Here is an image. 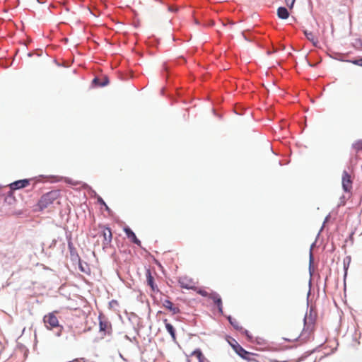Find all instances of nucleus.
<instances>
[{
	"label": "nucleus",
	"instance_id": "1",
	"mask_svg": "<svg viewBox=\"0 0 362 362\" xmlns=\"http://www.w3.org/2000/svg\"><path fill=\"white\" fill-rule=\"evenodd\" d=\"M315 317L311 313L309 315H305L304 317V328L301 331L300 327L296 329L294 327L288 328L286 332V340L293 341L300 339L303 342L309 340L315 329Z\"/></svg>",
	"mask_w": 362,
	"mask_h": 362
},
{
	"label": "nucleus",
	"instance_id": "2",
	"mask_svg": "<svg viewBox=\"0 0 362 362\" xmlns=\"http://www.w3.org/2000/svg\"><path fill=\"white\" fill-rule=\"evenodd\" d=\"M60 192L59 190L50 191L41 197L38 202V206L40 210L47 209L58 200L60 197Z\"/></svg>",
	"mask_w": 362,
	"mask_h": 362
},
{
	"label": "nucleus",
	"instance_id": "3",
	"mask_svg": "<svg viewBox=\"0 0 362 362\" xmlns=\"http://www.w3.org/2000/svg\"><path fill=\"white\" fill-rule=\"evenodd\" d=\"M57 313V311H54L45 315L43 317V322L45 327L48 329H57V334L59 335L63 329V327L59 325V320L56 315Z\"/></svg>",
	"mask_w": 362,
	"mask_h": 362
},
{
	"label": "nucleus",
	"instance_id": "4",
	"mask_svg": "<svg viewBox=\"0 0 362 362\" xmlns=\"http://www.w3.org/2000/svg\"><path fill=\"white\" fill-rule=\"evenodd\" d=\"M98 318L100 332L103 334V336L111 335L112 333V327L111 322L104 315L100 314Z\"/></svg>",
	"mask_w": 362,
	"mask_h": 362
},
{
	"label": "nucleus",
	"instance_id": "5",
	"mask_svg": "<svg viewBox=\"0 0 362 362\" xmlns=\"http://www.w3.org/2000/svg\"><path fill=\"white\" fill-rule=\"evenodd\" d=\"M178 282L180 286L183 288L194 289L196 288V284L194 281V280L192 278L187 276L180 277Z\"/></svg>",
	"mask_w": 362,
	"mask_h": 362
},
{
	"label": "nucleus",
	"instance_id": "6",
	"mask_svg": "<svg viewBox=\"0 0 362 362\" xmlns=\"http://www.w3.org/2000/svg\"><path fill=\"white\" fill-rule=\"evenodd\" d=\"M100 231H101V235L103 238V245L105 246L108 245L112 242V233L111 231V229L108 227H106L105 226H100Z\"/></svg>",
	"mask_w": 362,
	"mask_h": 362
},
{
	"label": "nucleus",
	"instance_id": "7",
	"mask_svg": "<svg viewBox=\"0 0 362 362\" xmlns=\"http://www.w3.org/2000/svg\"><path fill=\"white\" fill-rule=\"evenodd\" d=\"M342 187L345 192H350L352 189V180L350 175L344 171L342 175Z\"/></svg>",
	"mask_w": 362,
	"mask_h": 362
},
{
	"label": "nucleus",
	"instance_id": "8",
	"mask_svg": "<svg viewBox=\"0 0 362 362\" xmlns=\"http://www.w3.org/2000/svg\"><path fill=\"white\" fill-rule=\"evenodd\" d=\"M209 298L212 300L215 305H216L220 313H223V305L221 296L214 291H210Z\"/></svg>",
	"mask_w": 362,
	"mask_h": 362
},
{
	"label": "nucleus",
	"instance_id": "9",
	"mask_svg": "<svg viewBox=\"0 0 362 362\" xmlns=\"http://www.w3.org/2000/svg\"><path fill=\"white\" fill-rule=\"evenodd\" d=\"M30 180L24 179L16 181L10 185V188L12 190H16L19 189L24 188L29 185Z\"/></svg>",
	"mask_w": 362,
	"mask_h": 362
},
{
	"label": "nucleus",
	"instance_id": "10",
	"mask_svg": "<svg viewBox=\"0 0 362 362\" xmlns=\"http://www.w3.org/2000/svg\"><path fill=\"white\" fill-rule=\"evenodd\" d=\"M124 231L129 239L132 243H135L138 246H141V241L136 238L135 233L132 230L131 228L127 227L124 228Z\"/></svg>",
	"mask_w": 362,
	"mask_h": 362
},
{
	"label": "nucleus",
	"instance_id": "11",
	"mask_svg": "<svg viewBox=\"0 0 362 362\" xmlns=\"http://www.w3.org/2000/svg\"><path fill=\"white\" fill-rule=\"evenodd\" d=\"M163 306L170 310L173 314L180 313V310L177 306H175L173 303L169 300H165L163 303Z\"/></svg>",
	"mask_w": 362,
	"mask_h": 362
},
{
	"label": "nucleus",
	"instance_id": "12",
	"mask_svg": "<svg viewBox=\"0 0 362 362\" xmlns=\"http://www.w3.org/2000/svg\"><path fill=\"white\" fill-rule=\"evenodd\" d=\"M304 34L306 36L307 39L309 41H310L314 46H317V45L319 41H318V38L316 36V35L313 33V32L308 31V30H304Z\"/></svg>",
	"mask_w": 362,
	"mask_h": 362
},
{
	"label": "nucleus",
	"instance_id": "13",
	"mask_svg": "<svg viewBox=\"0 0 362 362\" xmlns=\"http://www.w3.org/2000/svg\"><path fill=\"white\" fill-rule=\"evenodd\" d=\"M53 178L54 179L55 182H59L62 180H64L66 183L71 185H74V186L81 184L80 182L75 181L69 177H59V176H54Z\"/></svg>",
	"mask_w": 362,
	"mask_h": 362
},
{
	"label": "nucleus",
	"instance_id": "14",
	"mask_svg": "<svg viewBox=\"0 0 362 362\" xmlns=\"http://www.w3.org/2000/svg\"><path fill=\"white\" fill-rule=\"evenodd\" d=\"M235 351L236 353L240 356H241L242 358H246L247 360H251L250 358H248L247 356H250L251 354L247 352V351H245L242 346H240V345H238L235 348Z\"/></svg>",
	"mask_w": 362,
	"mask_h": 362
},
{
	"label": "nucleus",
	"instance_id": "15",
	"mask_svg": "<svg viewBox=\"0 0 362 362\" xmlns=\"http://www.w3.org/2000/svg\"><path fill=\"white\" fill-rule=\"evenodd\" d=\"M164 322H165V328H166L167 331L170 334L173 341H175L176 339V336H175V330L173 326L170 323L168 322L167 319L164 320Z\"/></svg>",
	"mask_w": 362,
	"mask_h": 362
},
{
	"label": "nucleus",
	"instance_id": "16",
	"mask_svg": "<svg viewBox=\"0 0 362 362\" xmlns=\"http://www.w3.org/2000/svg\"><path fill=\"white\" fill-rule=\"evenodd\" d=\"M277 15L279 18L287 19L289 16V13L286 8L279 7L277 10Z\"/></svg>",
	"mask_w": 362,
	"mask_h": 362
},
{
	"label": "nucleus",
	"instance_id": "17",
	"mask_svg": "<svg viewBox=\"0 0 362 362\" xmlns=\"http://www.w3.org/2000/svg\"><path fill=\"white\" fill-rule=\"evenodd\" d=\"M146 276L147 284L151 288L152 291H155L156 286L154 284L153 277L151 275L150 270H147Z\"/></svg>",
	"mask_w": 362,
	"mask_h": 362
},
{
	"label": "nucleus",
	"instance_id": "18",
	"mask_svg": "<svg viewBox=\"0 0 362 362\" xmlns=\"http://www.w3.org/2000/svg\"><path fill=\"white\" fill-rule=\"evenodd\" d=\"M231 325L236 329L237 330H243V327L240 325V323L236 319L232 318L230 316L228 317Z\"/></svg>",
	"mask_w": 362,
	"mask_h": 362
},
{
	"label": "nucleus",
	"instance_id": "19",
	"mask_svg": "<svg viewBox=\"0 0 362 362\" xmlns=\"http://www.w3.org/2000/svg\"><path fill=\"white\" fill-rule=\"evenodd\" d=\"M192 356H194L198 359L199 362H201L202 361V358H206L202 354V351L199 349L194 350L192 353Z\"/></svg>",
	"mask_w": 362,
	"mask_h": 362
},
{
	"label": "nucleus",
	"instance_id": "20",
	"mask_svg": "<svg viewBox=\"0 0 362 362\" xmlns=\"http://www.w3.org/2000/svg\"><path fill=\"white\" fill-rule=\"evenodd\" d=\"M192 356H194L198 359L199 362H201L202 361V358H206L202 354V351L199 349L194 350L192 353Z\"/></svg>",
	"mask_w": 362,
	"mask_h": 362
},
{
	"label": "nucleus",
	"instance_id": "21",
	"mask_svg": "<svg viewBox=\"0 0 362 362\" xmlns=\"http://www.w3.org/2000/svg\"><path fill=\"white\" fill-rule=\"evenodd\" d=\"M353 148L356 150V151H362V141L358 140L353 144Z\"/></svg>",
	"mask_w": 362,
	"mask_h": 362
},
{
	"label": "nucleus",
	"instance_id": "22",
	"mask_svg": "<svg viewBox=\"0 0 362 362\" xmlns=\"http://www.w3.org/2000/svg\"><path fill=\"white\" fill-rule=\"evenodd\" d=\"M197 293L199 294H200L201 296H202L204 297H207V298H209V294H210V292L206 291V290H205V289H199L197 291Z\"/></svg>",
	"mask_w": 362,
	"mask_h": 362
},
{
	"label": "nucleus",
	"instance_id": "23",
	"mask_svg": "<svg viewBox=\"0 0 362 362\" xmlns=\"http://www.w3.org/2000/svg\"><path fill=\"white\" fill-rule=\"evenodd\" d=\"M349 62H351L355 65L362 66V58H360L358 59H354V60H350Z\"/></svg>",
	"mask_w": 362,
	"mask_h": 362
},
{
	"label": "nucleus",
	"instance_id": "24",
	"mask_svg": "<svg viewBox=\"0 0 362 362\" xmlns=\"http://www.w3.org/2000/svg\"><path fill=\"white\" fill-rule=\"evenodd\" d=\"M296 0H285V2L286 5L290 8H292Z\"/></svg>",
	"mask_w": 362,
	"mask_h": 362
},
{
	"label": "nucleus",
	"instance_id": "25",
	"mask_svg": "<svg viewBox=\"0 0 362 362\" xmlns=\"http://www.w3.org/2000/svg\"><path fill=\"white\" fill-rule=\"evenodd\" d=\"M98 201L100 202V203H101L102 204H103V205L105 206V208H106L107 209H108L107 206L106 205V204L105 203V202H104L101 198H100V199H98Z\"/></svg>",
	"mask_w": 362,
	"mask_h": 362
},
{
	"label": "nucleus",
	"instance_id": "26",
	"mask_svg": "<svg viewBox=\"0 0 362 362\" xmlns=\"http://www.w3.org/2000/svg\"><path fill=\"white\" fill-rule=\"evenodd\" d=\"M107 83H108V81L107 79H105V81L103 83H100V86H104L107 85Z\"/></svg>",
	"mask_w": 362,
	"mask_h": 362
},
{
	"label": "nucleus",
	"instance_id": "27",
	"mask_svg": "<svg viewBox=\"0 0 362 362\" xmlns=\"http://www.w3.org/2000/svg\"><path fill=\"white\" fill-rule=\"evenodd\" d=\"M243 332L246 334V335L248 338H251V337L249 335L248 332L247 330H243Z\"/></svg>",
	"mask_w": 362,
	"mask_h": 362
},
{
	"label": "nucleus",
	"instance_id": "28",
	"mask_svg": "<svg viewBox=\"0 0 362 362\" xmlns=\"http://www.w3.org/2000/svg\"><path fill=\"white\" fill-rule=\"evenodd\" d=\"M93 83H98V78H94V79H93Z\"/></svg>",
	"mask_w": 362,
	"mask_h": 362
},
{
	"label": "nucleus",
	"instance_id": "29",
	"mask_svg": "<svg viewBox=\"0 0 362 362\" xmlns=\"http://www.w3.org/2000/svg\"><path fill=\"white\" fill-rule=\"evenodd\" d=\"M113 303H115V304H117V300H112V301L110 302V304H113Z\"/></svg>",
	"mask_w": 362,
	"mask_h": 362
}]
</instances>
